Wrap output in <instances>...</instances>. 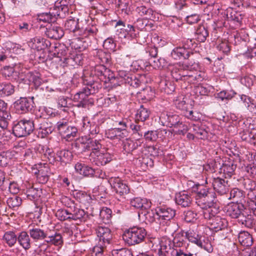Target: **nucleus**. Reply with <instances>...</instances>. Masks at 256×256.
I'll return each mask as SVG.
<instances>
[{
    "label": "nucleus",
    "mask_w": 256,
    "mask_h": 256,
    "mask_svg": "<svg viewBox=\"0 0 256 256\" xmlns=\"http://www.w3.org/2000/svg\"><path fill=\"white\" fill-rule=\"evenodd\" d=\"M156 214L160 220L169 221L176 215V210L165 206H158L156 208Z\"/></svg>",
    "instance_id": "nucleus-23"
},
{
    "label": "nucleus",
    "mask_w": 256,
    "mask_h": 256,
    "mask_svg": "<svg viewBox=\"0 0 256 256\" xmlns=\"http://www.w3.org/2000/svg\"><path fill=\"white\" fill-rule=\"evenodd\" d=\"M14 92V86L10 83H0V97L4 98L10 96Z\"/></svg>",
    "instance_id": "nucleus-46"
},
{
    "label": "nucleus",
    "mask_w": 256,
    "mask_h": 256,
    "mask_svg": "<svg viewBox=\"0 0 256 256\" xmlns=\"http://www.w3.org/2000/svg\"><path fill=\"white\" fill-rule=\"evenodd\" d=\"M136 12L141 16H145L147 19L152 20L156 19V12L150 8H146L144 6H140L136 8Z\"/></svg>",
    "instance_id": "nucleus-43"
},
{
    "label": "nucleus",
    "mask_w": 256,
    "mask_h": 256,
    "mask_svg": "<svg viewBox=\"0 0 256 256\" xmlns=\"http://www.w3.org/2000/svg\"><path fill=\"white\" fill-rule=\"evenodd\" d=\"M54 50H53L54 55L60 58V61L64 63L68 64L72 60V58L68 56V48L64 44H56L54 46Z\"/></svg>",
    "instance_id": "nucleus-24"
},
{
    "label": "nucleus",
    "mask_w": 256,
    "mask_h": 256,
    "mask_svg": "<svg viewBox=\"0 0 256 256\" xmlns=\"http://www.w3.org/2000/svg\"><path fill=\"white\" fill-rule=\"evenodd\" d=\"M22 202V198L17 196H14L12 197H10L6 200V204L10 208L15 210L18 208Z\"/></svg>",
    "instance_id": "nucleus-60"
},
{
    "label": "nucleus",
    "mask_w": 256,
    "mask_h": 256,
    "mask_svg": "<svg viewBox=\"0 0 256 256\" xmlns=\"http://www.w3.org/2000/svg\"><path fill=\"white\" fill-rule=\"evenodd\" d=\"M171 240L164 238L160 242V248L158 250L156 256H176L173 254L170 248Z\"/></svg>",
    "instance_id": "nucleus-28"
},
{
    "label": "nucleus",
    "mask_w": 256,
    "mask_h": 256,
    "mask_svg": "<svg viewBox=\"0 0 256 256\" xmlns=\"http://www.w3.org/2000/svg\"><path fill=\"white\" fill-rule=\"evenodd\" d=\"M166 130L144 131L143 136L146 141L154 142L157 140L159 136L162 135L164 133L166 134Z\"/></svg>",
    "instance_id": "nucleus-42"
},
{
    "label": "nucleus",
    "mask_w": 256,
    "mask_h": 256,
    "mask_svg": "<svg viewBox=\"0 0 256 256\" xmlns=\"http://www.w3.org/2000/svg\"><path fill=\"white\" fill-rule=\"evenodd\" d=\"M129 127H130V129L132 130L133 134L138 140L143 136L145 131L144 128L143 126L138 124H132L131 122H130Z\"/></svg>",
    "instance_id": "nucleus-63"
},
{
    "label": "nucleus",
    "mask_w": 256,
    "mask_h": 256,
    "mask_svg": "<svg viewBox=\"0 0 256 256\" xmlns=\"http://www.w3.org/2000/svg\"><path fill=\"white\" fill-rule=\"evenodd\" d=\"M236 165L231 161H228L223 164L220 168V173L223 174L225 178H230L234 174Z\"/></svg>",
    "instance_id": "nucleus-35"
},
{
    "label": "nucleus",
    "mask_w": 256,
    "mask_h": 256,
    "mask_svg": "<svg viewBox=\"0 0 256 256\" xmlns=\"http://www.w3.org/2000/svg\"><path fill=\"white\" fill-rule=\"evenodd\" d=\"M159 86L162 91L167 94H172L175 90V86L173 82L165 79L160 80Z\"/></svg>",
    "instance_id": "nucleus-48"
},
{
    "label": "nucleus",
    "mask_w": 256,
    "mask_h": 256,
    "mask_svg": "<svg viewBox=\"0 0 256 256\" xmlns=\"http://www.w3.org/2000/svg\"><path fill=\"white\" fill-rule=\"evenodd\" d=\"M198 62L197 60L189 61L188 64L176 66L172 70L171 74L176 81L182 80L188 82V68L198 70Z\"/></svg>",
    "instance_id": "nucleus-8"
},
{
    "label": "nucleus",
    "mask_w": 256,
    "mask_h": 256,
    "mask_svg": "<svg viewBox=\"0 0 256 256\" xmlns=\"http://www.w3.org/2000/svg\"><path fill=\"white\" fill-rule=\"evenodd\" d=\"M95 230L98 238V242L106 245L111 243L112 234L110 228L101 225L96 226Z\"/></svg>",
    "instance_id": "nucleus-14"
},
{
    "label": "nucleus",
    "mask_w": 256,
    "mask_h": 256,
    "mask_svg": "<svg viewBox=\"0 0 256 256\" xmlns=\"http://www.w3.org/2000/svg\"><path fill=\"white\" fill-rule=\"evenodd\" d=\"M34 122L38 124V134H41L42 138L50 134L54 130L52 123L48 119L40 118L37 116Z\"/></svg>",
    "instance_id": "nucleus-13"
},
{
    "label": "nucleus",
    "mask_w": 256,
    "mask_h": 256,
    "mask_svg": "<svg viewBox=\"0 0 256 256\" xmlns=\"http://www.w3.org/2000/svg\"><path fill=\"white\" fill-rule=\"evenodd\" d=\"M75 0H61L56 3L54 8L58 11L60 18H64L68 14L70 8L74 6Z\"/></svg>",
    "instance_id": "nucleus-19"
},
{
    "label": "nucleus",
    "mask_w": 256,
    "mask_h": 256,
    "mask_svg": "<svg viewBox=\"0 0 256 256\" xmlns=\"http://www.w3.org/2000/svg\"><path fill=\"white\" fill-rule=\"evenodd\" d=\"M146 234L144 228L135 226L126 230L122 234V238L128 246H134L143 242Z\"/></svg>",
    "instance_id": "nucleus-6"
},
{
    "label": "nucleus",
    "mask_w": 256,
    "mask_h": 256,
    "mask_svg": "<svg viewBox=\"0 0 256 256\" xmlns=\"http://www.w3.org/2000/svg\"><path fill=\"white\" fill-rule=\"evenodd\" d=\"M34 122L30 120H22L14 124L12 127V133L18 138L24 137L30 135L34 130Z\"/></svg>",
    "instance_id": "nucleus-9"
},
{
    "label": "nucleus",
    "mask_w": 256,
    "mask_h": 256,
    "mask_svg": "<svg viewBox=\"0 0 256 256\" xmlns=\"http://www.w3.org/2000/svg\"><path fill=\"white\" fill-rule=\"evenodd\" d=\"M150 68L152 67L154 69L160 70L167 66V62L166 60L162 58L150 59L148 62Z\"/></svg>",
    "instance_id": "nucleus-54"
},
{
    "label": "nucleus",
    "mask_w": 256,
    "mask_h": 256,
    "mask_svg": "<svg viewBox=\"0 0 256 256\" xmlns=\"http://www.w3.org/2000/svg\"><path fill=\"white\" fill-rule=\"evenodd\" d=\"M166 122L168 125L170 127L178 128L180 124H182V122H180V118L178 115L172 112H168L164 116L166 119Z\"/></svg>",
    "instance_id": "nucleus-41"
},
{
    "label": "nucleus",
    "mask_w": 256,
    "mask_h": 256,
    "mask_svg": "<svg viewBox=\"0 0 256 256\" xmlns=\"http://www.w3.org/2000/svg\"><path fill=\"white\" fill-rule=\"evenodd\" d=\"M185 236L190 242L196 244L200 248H202L203 242L201 240L202 236L196 232L190 230L185 232Z\"/></svg>",
    "instance_id": "nucleus-38"
},
{
    "label": "nucleus",
    "mask_w": 256,
    "mask_h": 256,
    "mask_svg": "<svg viewBox=\"0 0 256 256\" xmlns=\"http://www.w3.org/2000/svg\"><path fill=\"white\" fill-rule=\"evenodd\" d=\"M26 194L28 200L35 201L40 197L42 190L38 188H30L26 190Z\"/></svg>",
    "instance_id": "nucleus-56"
},
{
    "label": "nucleus",
    "mask_w": 256,
    "mask_h": 256,
    "mask_svg": "<svg viewBox=\"0 0 256 256\" xmlns=\"http://www.w3.org/2000/svg\"><path fill=\"white\" fill-rule=\"evenodd\" d=\"M34 97H21L14 103L16 112L19 114L31 111L34 107Z\"/></svg>",
    "instance_id": "nucleus-11"
},
{
    "label": "nucleus",
    "mask_w": 256,
    "mask_h": 256,
    "mask_svg": "<svg viewBox=\"0 0 256 256\" xmlns=\"http://www.w3.org/2000/svg\"><path fill=\"white\" fill-rule=\"evenodd\" d=\"M218 208L215 207L214 210H205L202 214L204 218L208 220L210 228L216 232L225 229L228 226L226 219L218 214Z\"/></svg>",
    "instance_id": "nucleus-5"
},
{
    "label": "nucleus",
    "mask_w": 256,
    "mask_h": 256,
    "mask_svg": "<svg viewBox=\"0 0 256 256\" xmlns=\"http://www.w3.org/2000/svg\"><path fill=\"white\" fill-rule=\"evenodd\" d=\"M214 190L219 194L223 195L228 191V182L219 177L214 178L211 182Z\"/></svg>",
    "instance_id": "nucleus-22"
},
{
    "label": "nucleus",
    "mask_w": 256,
    "mask_h": 256,
    "mask_svg": "<svg viewBox=\"0 0 256 256\" xmlns=\"http://www.w3.org/2000/svg\"><path fill=\"white\" fill-rule=\"evenodd\" d=\"M96 154L91 158L90 160L94 162L98 166H104L111 162L114 155L108 151V150H102L100 152L96 151Z\"/></svg>",
    "instance_id": "nucleus-15"
},
{
    "label": "nucleus",
    "mask_w": 256,
    "mask_h": 256,
    "mask_svg": "<svg viewBox=\"0 0 256 256\" xmlns=\"http://www.w3.org/2000/svg\"><path fill=\"white\" fill-rule=\"evenodd\" d=\"M213 88L208 84H198L194 87V92L196 94L208 95Z\"/></svg>",
    "instance_id": "nucleus-57"
},
{
    "label": "nucleus",
    "mask_w": 256,
    "mask_h": 256,
    "mask_svg": "<svg viewBox=\"0 0 256 256\" xmlns=\"http://www.w3.org/2000/svg\"><path fill=\"white\" fill-rule=\"evenodd\" d=\"M238 220L239 222L248 228H252L255 224L254 220L250 214H244L243 213Z\"/></svg>",
    "instance_id": "nucleus-52"
},
{
    "label": "nucleus",
    "mask_w": 256,
    "mask_h": 256,
    "mask_svg": "<svg viewBox=\"0 0 256 256\" xmlns=\"http://www.w3.org/2000/svg\"><path fill=\"white\" fill-rule=\"evenodd\" d=\"M8 105L4 100L0 99V128L4 130L7 128L8 121L11 116L7 111Z\"/></svg>",
    "instance_id": "nucleus-25"
},
{
    "label": "nucleus",
    "mask_w": 256,
    "mask_h": 256,
    "mask_svg": "<svg viewBox=\"0 0 256 256\" xmlns=\"http://www.w3.org/2000/svg\"><path fill=\"white\" fill-rule=\"evenodd\" d=\"M195 44L194 39L185 38L182 41L181 46L188 51L190 56H193L194 54L192 50L196 46Z\"/></svg>",
    "instance_id": "nucleus-62"
},
{
    "label": "nucleus",
    "mask_w": 256,
    "mask_h": 256,
    "mask_svg": "<svg viewBox=\"0 0 256 256\" xmlns=\"http://www.w3.org/2000/svg\"><path fill=\"white\" fill-rule=\"evenodd\" d=\"M2 240L9 247H12L17 242L18 234L13 230L6 232L3 236Z\"/></svg>",
    "instance_id": "nucleus-40"
},
{
    "label": "nucleus",
    "mask_w": 256,
    "mask_h": 256,
    "mask_svg": "<svg viewBox=\"0 0 256 256\" xmlns=\"http://www.w3.org/2000/svg\"><path fill=\"white\" fill-rule=\"evenodd\" d=\"M221 15L220 19L218 18L216 22L218 28L226 27L229 22L232 27L234 28L240 26L243 18L241 12L228 8L224 13H222Z\"/></svg>",
    "instance_id": "nucleus-3"
},
{
    "label": "nucleus",
    "mask_w": 256,
    "mask_h": 256,
    "mask_svg": "<svg viewBox=\"0 0 256 256\" xmlns=\"http://www.w3.org/2000/svg\"><path fill=\"white\" fill-rule=\"evenodd\" d=\"M208 36V30L204 26H199L196 30L194 38L200 42H204Z\"/></svg>",
    "instance_id": "nucleus-44"
},
{
    "label": "nucleus",
    "mask_w": 256,
    "mask_h": 256,
    "mask_svg": "<svg viewBox=\"0 0 256 256\" xmlns=\"http://www.w3.org/2000/svg\"><path fill=\"white\" fill-rule=\"evenodd\" d=\"M172 57L176 60L181 58L188 59L190 57L189 52L181 46L174 48L171 52Z\"/></svg>",
    "instance_id": "nucleus-39"
},
{
    "label": "nucleus",
    "mask_w": 256,
    "mask_h": 256,
    "mask_svg": "<svg viewBox=\"0 0 256 256\" xmlns=\"http://www.w3.org/2000/svg\"><path fill=\"white\" fill-rule=\"evenodd\" d=\"M242 186L248 192L247 195L248 199H254V198L256 196L254 193L256 190L255 181L248 178H244L242 182Z\"/></svg>",
    "instance_id": "nucleus-33"
},
{
    "label": "nucleus",
    "mask_w": 256,
    "mask_h": 256,
    "mask_svg": "<svg viewBox=\"0 0 256 256\" xmlns=\"http://www.w3.org/2000/svg\"><path fill=\"white\" fill-rule=\"evenodd\" d=\"M82 27L79 19L75 18L70 17L64 24L66 30L74 36H80V34L82 32Z\"/></svg>",
    "instance_id": "nucleus-16"
},
{
    "label": "nucleus",
    "mask_w": 256,
    "mask_h": 256,
    "mask_svg": "<svg viewBox=\"0 0 256 256\" xmlns=\"http://www.w3.org/2000/svg\"><path fill=\"white\" fill-rule=\"evenodd\" d=\"M44 242L47 244H53L56 246H62L64 241L62 236L60 233L55 232L50 235L48 234Z\"/></svg>",
    "instance_id": "nucleus-37"
},
{
    "label": "nucleus",
    "mask_w": 256,
    "mask_h": 256,
    "mask_svg": "<svg viewBox=\"0 0 256 256\" xmlns=\"http://www.w3.org/2000/svg\"><path fill=\"white\" fill-rule=\"evenodd\" d=\"M44 32L48 38L56 40L62 38L64 34V30L60 27L52 25L46 28Z\"/></svg>",
    "instance_id": "nucleus-34"
},
{
    "label": "nucleus",
    "mask_w": 256,
    "mask_h": 256,
    "mask_svg": "<svg viewBox=\"0 0 256 256\" xmlns=\"http://www.w3.org/2000/svg\"><path fill=\"white\" fill-rule=\"evenodd\" d=\"M94 60L100 63V64H105L108 66L112 64V58L110 54L102 50H96L94 53Z\"/></svg>",
    "instance_id": "nucleus-29"
},
{
    "label": "nucleus",
    "mask_w": 256,
    "mask_h": 256,
    "mask_svg": "<svg viewBox=\"0 0 256 256\" xmlns=\"http://www.w3.org/2000/svg\"><path fill=\"white\" fill-rule=\"evenodd\" d=\"M30 236L28 232L22 231L18 234L17 242L20 246L25 250H28L31 246Z\"/></svg>",
    "instance_id": "nucleus-32"
},
{
    "label": "nucleus",
    "mask_w": 256,
    "mask_h": 256,
    "mask_svg": "<svg viewBox=\"0 0 256 256\" xmlns=\"http://www.w3.org/2000/svg\"><path fill=\"white\" fill-rule=\"evenodd\" d=\"M242 202H231L226 206V214L232 218H240L244 210Z\"/></svg>",
    "instance_id": "nucleus-21"
},
{
    "label": "nucleus",
    "mask_w": 256,
    "mask_h": 256,
    "mask_svg": "<svg viewBox=\"0 0 256 256\" xmlns=\"http://www.w3.org/2000/svg\"><path fill=\"white\" fill-rule=\"evenodd\" d=\"M131 66L134 70L148 71L150 70V66L148 62L142 60H138L132 62Z\"/></svg>",
    "instance_id": "nucleus-50"
},
{
    "label": "nucleus",
    "mask_w": 256,
    "mask_h": 256,
    "mask_svg": "<svg viewBox=\"0 0 256 256\" xmlns=\"http://www.w3.org/2000/svg\"><path fill=\"white\" fill-rule=\"evenodd\" d=\"M238 240L242 246H249L252 244V236L247 232H240L238 236Z\"/></svg>",
    "instance_id": "nucleus-45"
},
{
    "label": "nucleus",
    "mask_w": 256,
    "mask_h": 256,
    "mask_svg": "<svg viewBox=\"0 0 256 256\" xmlns=\"http://www.w3.org/2000/svg\"><path fill=\"white\" fill-rule=\"evenodd\" d=\"M58 18H59V14L54 7L53 8H51L48 12L40 13L37 14L38 22L44 23L54 22Z\"/></svg>",
    "instance_id": "nucleus-27"
},
{
    "label": "nucleus",
    "mask_w": 256,
    "mask_h": 256,
    "mask_svg": "<svg viewBox=\"0 0 256 256\" xmlns=\"http://www.w3.org/2000/svg\"><path fill=\"white\" fill-rule=\"evenodd\" d=\"M111 254L112 256H133L132 250L127 248L113 249Z\"/></svg>",
    "instance_id": "nucleus-64"
},
{
    "label": "nucleus",
    "mask_w": 256,
    "mask_h": 256,
    "mask_svg": "<svg viewBox=\"0 0 256 256\" xmlns=\"http://www.w3.org/2000/svg\"><path fill=\"white\" fill-rule=\"evenodd\" d=\"M21 46L19 44L14 43L12 42H8L6 43V50L14 54H20L23 49L21 48Z\"/></svg>",
    "instance_id": "nucleus-61"
},
{
    "label": "nucleus",
    "mask_w": 256,
    "mask_h": 256,
    "mask_svg": "<svg viewBox=\"0 0 256 256\" xmlns=\"http://www.w3.org/2000/svg\"><path fill=\"white\" fill-rule=\"evenodd\" d=\"M108 182L116 192L120 195L126 194L130 190L128 185L118 177L109 178Z\"/></svg>",
    "instance_id": "nucleus-17"
},
{
    "label": "nucleus",
    "mask_w": 256,
    "mask_h": 256,
    "mask_svg": "<svg viewBox=\"0 0 256 256\" xmlns=\"http://www.w3.org/2000/svg\"><path fill=\"white\" fill-rule=\"evenodd\" d=\"M82 32L80 34V36L82 38L92 36H94L98 32V28L96 26H88L86 28L82 27Z\"/></svg>",
    "instance_id": "nucleus-49"
},
{
    "label": "nucleus",
    "mask_w": 256,
    "mask_h": 256,
    "mask_svg": "<svg viewBox=\"0 0 256 256\" xmlns=\"http://www.w3.org/2000/svg\"><path fill=\"white\" fill-rule=\"evenodd\" d=\"M192 197L188 192L183 190L176 193L175 195L176 204L182 208H186L190 206Z\"/></svg>",
    "instance_id": "nucleus-20"
},
{
    "label": "nucleus",
    "mask_w": 256,
    "mask_h": 256,
    "mask_svg": "<svg viewBox=\"0 0 256 256\" xmlns=\"http://www.w3.org/2000/svg\"><path fill=\"white\" fill-rule=\"evenodd\" d=\"M28 234L34 242H37L43 240L44 242L47 237L48 232L38 227H34L29 228Z\"/></svg>",
    "instance_id": "nucleus-31"
},
{
    "label": "nucleus",
    "mask_w": 256,
    "mask_h": 256,
    "mask_svg": "<svg viewBox=\"0 0 256 256\" xmlns=\"http://www.w3.org/2000/svg\"><path fill=\"white\" fill-rule=\"evenodd\" d=\"M112 210L107 207H103L100 210V216L104 223L106 224L110 222L112 218Z\"/></svg>",
    "instance_id": "nucleus-58"
},
{
    "label": "nucleus",
    "mask_w": 256,
    "mask_h": 256,
    "mask_svg": "<svg viewBox=\"0 0 256 256\" xmlns=\"http://www.w3.org/2000/svg\"><path fill=\"white\" fill-rule=\"evenodd\" d=\"M101 142L102 140L100 139H94L90 140L87 144L75 142L74 146L76 147H80V146L83 148L91 150L92 152H90V158H93L96 154V151L100 152L102 150V144H101Z\"/></svg>",
    "instance_id": "nucleus-26"
},
{
    "label": "nucleus",
    "mask_w": 256,
    "mask_h": 256,
    "mask_svg": "<svg viewBox=\"0 0 256 256\" xmlns=\"http://www.w3.org/2000/svg\"><path fill=\"white\" fill-rule=\"evenodd\" d=\"M106 244L98 242L93 247L91 252L92 256H105L104 250Z\"/></svg>",
    "instance_id": "nucleus-59"
},
{
    "label": "nucleus",
    "mask_w": 256,
    "mask_h": 256,
    "mask_svg": "<svg viewBox=\"0 0 256 256\" xmlns=\"http://www.w3.org/2000/svg\"><path fill=\"white\" fill-rule=\"evenodd\" d=\"M171 243L170 248L173 254H176V256H196V254L188 251V244L182 236H176L173 241L171 240Z\"/></svg>",
    "instance_id": "nucleus-10"
},
{
    "label": "nucleus",
    "mask_w": 256,
    "mask_h": 256,
    "mask_svg": "<svg viewBox=\"0 0 256 256\" xmlns=\"http://www.w3.org/2000/svg\"><path fill=\"white\" fill-rule=\"evenodd\" d=\"M142 144V142L139 140L134 141L130 138H126L122 144L123 151L126 153H130L140 146Z\"/></svg>",
    "instance_id": "nucleus-36"
},
{
    "label": "nucleus",
    "mask_w": 256,
    "mask_h": 256,
    "mask_svg": "<svg viewBox=\"0 0 256 256\" xmlns=\"http://www.w3.org/2000/svg\"><path fill=\"white\" fill-rule=\"evenodd\" d=\"M44 156L46 158L50 164L53 165H57L58 163L61 164H66L68 163L72 158L71 152L66 149L58 150L54 152L52 149L46 146H42Z\"/></svg>",
    "instance_id": "nucleus-4"
},
{
    "label": "nucleus",
    "mask_w": 256,
    "mask_h": 256,
    "mask_svg": "<svg viewBox=\"0 0 256 256\" xmlns=\"http://www.w3.org/2000/svg\"><path fill=\"white\" fill-rule=\"evenodd\" d=\"M20 78L26 84H33L36 88L39 87L42 82L40 74L36 71L31 72L26 70H22L21 74H20Z\"/></svg>",
    "instance_id": "nucleus-12"
},
{
    "label": "nucleus",
    "mask_w": 256,
    "mask_h": 256,
    "mask_svg": "<svg viewBox=\"0 0 256 256\" xmlns=\"http://www.w3.org/2000/svg\"><path fill=\"white\" fill-rule=\"evenodd\" d=\"M92 74L93 75V79L90 80L84 88L74 96L72 100L74 102H76L75 106L78 108H86L94 104V100L91 95L98 92L99 89L101 88V82H110L115 85L114 74L104 64L96 66Z\"/></svg>",
    "instance_id": "nucleus-1"
},
{
    "label": "nucleus",
    "mask_w": 256,
    "mask_h": 256,
    "mask_svg": "<svg viewBox=\"0 0 256 256\" xmlns=\"http://www.w3.org/2000/svg\"><path fill=\"white\" fill-rule=\"evenodd\" d=\"M70 220H82L86 215L84 210L82 209L76 208V205L74 208L69 209Z\"/></svg>",
    "instance_id": "nucleus-47"
},
{
    "label": "nucleus",
    "mask_w": 256,
    "mask_h": 256,
    "mask_svg": "<svg viewBox=\"0 0 256 256\" xmlns=\"http://www.w3.org/2000/svg\"><path fill=\"white\" fill-rule=\"evenodd\" d=\"M150 111L146 108L141 105L137 110L136 114V120L138 121L144 122L150 116Z\"/></svg>",
    "instance_id": "nucleus-51"
},
{
    "label": "nucleus",
    "mask_w": 256,
    "mask_h": 256,
    "mask_svg": "<svg viewBox=\"0 0 256 256\" xmlns=\"http://www.w3.org/2000/svg\"><path fill=\"white\" fill-rule=\"evenodd\" d=\"M130 204L131 206L136 209H140L142 212L144 210L150 208L152 203L146 198L136 197L130 200Z\"/></svg>",
    "instance_id": "nucleus-30"
},
{
    "label": "nucleus",
    "mask_w": 256,
    "mask_h": 256,
    "mask_svg": "<svg viewBox=\"0 0 256 256\" xmlns=\"http://www.w3.org/2000/svg\"><path fill=\"white\" fill-rule=\"evenodd\" d=\"M192 192L196 194V204L204 210L218 208L216 193L206 185L188 182Z\"/></svg>",
    "instance_id": "nucleus-2"
},
{
    "label": "nucleus",
    "mask_w": 256,
    "mask_h": 256,
    "mask_svg": "<svg viewBox=\"0 0 256 256\" xmlns=\"http://www.w3.org/2000/svg\"><path fill=\"white\" fill-rule=\"evenodd\" d=\"M117 76H115L114 80L115 84H117L118 85L126 83V80L128 77H130L131 75L128 71L123 70H117Z\"/></svg>",
    "instance_id": "nucleus-53"
},
{
    "label": "nucleus",
    "mask_w": 256,
    "mask_h": 256,
    "mask_svg": "<svg viewBox=\"0 0 256 256\" xmlns=\"http://www.w3.org/2000/svg\"><path fill=\"white\" fill-rule=\"evenodd\" d=\"M244 198V192L238 188H233L230 192V198L236 200L235 202H242Z\"/></svg>",
    "instance_id": "nucleus-55"
},
{
    "label": "nucleus",
    "mask_w": 256,
    "mask_h": 256,
    "mask_svg": "<svg viewBox=\"0 0 256 256\" xmlns=\"http://www.w3.org/2000/svg\"><path fill=\"white\" fill-rule=\"evenodd\" d=\"M56 128L63 139L70 142L78 136V129L73 125L69 124L66 120H62L57 122Z\"/></svg>",
    "instance_id": "nucleus-7"
},
{
    "label": "nucleus",
    "mask_w": 256,
    "mask_h": 256,
    "mask_svg": "<svg viewBox=\"0 0 256 256\" xmlns=\"http://www.w3.org/2000/svg\"><path fill=\"white\" fill-rule=\"evenodd\" d=\"M28 44L30 48L38 52L40 50H44L51 45L50 40L40 36H36L31 38L28 42Z\"/></svg>",
    "instance_id": "nucleus-18"
}]
</instances>
